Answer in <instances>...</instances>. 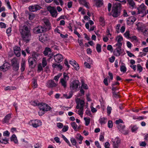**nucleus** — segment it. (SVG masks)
<instances>
[{
  "label": "nucleus",
  "instance_id": "obj_1",
  "mask_svg": "<svg viewBox=\"0 0 148 148\" xmlns=\"http://www.w3.org/2000/svg\"><path fill=\"white\" fill-rule=\"evenodd\" d=\"M19 30L23 40L27 43L29 41L30 34L27 27L24 25L23 27H20Z\"/></svg>",
  "mask_w": 148,
  "mask_h": 148
},
{
  "label": "nucleus",
  "instance_id": "obj_2",
  "mask_svg": "<svg viewBox=\"0 0 148 148\" xmlns=\"http://www.w3.org/2000/svg\"><path fill=\"white\" fill-rule=\"evenodd\" d=\"M11 66L12 69L15 71H17L19 67V61L16 58H13L11 60Z\"/></svg>",
  "mask_w": 148,
  "mask_h": 148
},
{
  "label": "nucleus",
  "instance_id": "obj_3",
  "mask_svg": "<svg viewBox=\"0 0 148 148\" xmlns=\"http://www.w3.org/2000/svg\"><path fill=\"white\" fill-rule=\"evenodd\" d=\"M80 85L79 81L75 80L73 81L70 84V88L71 90L77 91L79 86Z\"/></svg>",
  "mask_w": 148,
  "mask_h": 148
},
{
  "label": "nucleus",
  "instance_id": "obj_4",
  "mask_svg": "<svg viewBox=\"0 0 148 148\" xmlns=\"http://www.w3.org/2000/svg\"><path fill=\"white\" fill-rule=\"evenodd\" d=\"M40 106L39 107L40 110H42L43 111H47L50 110L51 109V107L48 106V105L45 103H40Z\"/></svg>",
  "mask_w": 148,
  "mask_h": 148
},
{
  "label": "nucleus",
  "instance_id": "obj_5",
  "mask_svg": "<svg viewBox=\"0 0 148 148\" xmlns=\"http://www.w3.org/2000/svg\"><path fill=\"white\" fill-rule=\"evenodd\" d=\"M54 59L56 62L59 63L62 61L63 56L61 54L58 53L54 56Z\"/></svg>",
  "mask_w": 148,
  "mask_h": 148
},
{
  "label": "nucleus",
  "instance_id": "obj_6",
  "mask_svg": "<svg viewBox=\"0 0 148 148\" xmlns=\"http://www.w3.org/2000/svg\"><path fill=\"white\" fill-rule=\"evenodd\" d=\"M117 127L119 131L123 134L125 135L127 134V132L125 130V126L124 125L122 124L118 125Z\"/></svg>",
  "mask_w": 148,
  "mask_h": 148
},
{
  "label": "nucleus",
  "instance_id": "obj_7",
  "mask_svg": "<svg viewBox=\"0 0 148 148\" xmlns=\"http://www.w3.org/2000/svg\"><path fill=\"white\" fill-rule=\"evenodd\" d=\"M34 30V32L36 34L48 31L45 28V27L40 26L36 28Z\"/></svg>",
  "mask_w": 148,
  "mask_h": 148
},
{
  "label": "nucleus",
  "instance_id": "obj_8",
  "mask_svg": "<svg viewBox=\"0 0 148 148\" xmlns=\"http://www.w3.org/2000/svg\"><path fill=\"white\" fill-rule=\"evenodd\" d=\"M43 21L45 24V26L44 27L48 31L51 29L50 23L49 20L46 18H44L43 19Z\"/></svg>",
  "mask_w": 148,
  "mask_h": 148
},
{
  "label": "nucleus",
  "instance_id": "obj_9",
  "mask_svg": "<svg viewBox=\"0 0 148 148\" xmlns=\"http://www.w3.org/2000/svg\"><path fill=\"white\" fill-rule=\"evenodd\" d=\"M28 62L29 66L31 68H34L36 63V61L35 60L31 57L29 58Z\"/></svg>",
  "mask_w": 148,
  "mask_h": 148
},
{
  "label": "nucleus",
  "instance_id": "obj_10",
  "mask_svg": "<svg viewBox=\"0 0 148 148\" xmlns=\"http://www.w3.org/2000/svg\"><path fill=\"white\" fill-rule=\"evenodd\" d=\"M57 84L55 83L54 81L52 80H49L47 83L46 86L49 88H52L57 86Z\"/></svg>",
  "mask_w": 148,
  "mask_h": 148
},
{
  "label": "nucleus",
  "instance_id": "obj_11",
  "mask_svg": "<svg viewBox=\"0 0 148 148\" xmlns=\"http://www.w3.org/2000/svg\"><path fill=\"white\" fill-rule=\"evenodd\" d=\"M14 52L15 55L17 57H19L21 55V49L19 47L15 46L14 47Z\"/></svg>",
  "mask_w": 148,
  "mask_h": 148
},
{
  "label": "nucleus",
  "instance_id": "obj_12",
  "mask_svg": "<svg viewBox=\"0 0 148 148\" xmlns=\"http://www.w3.org/2000/svg\"><path fill=\"white\" fill-rule=\"evenodd\" d=\"M120 11L118 10H112L111 13L108 14L110 16L112 15L113 17H116L119 15Z\"/></svg>",
  "mask_w": 148,
  "mask_h": 148
},
{
  "label": "nucleus",
  "instance_id": "obj_13",
  "mask_svg": "<svg viewBox=\"0 0 148 148\" xmlns=\"http://www.w3.org/2000/svg\"><path fill=\"white\" fill-rule=\"evenodd\" d=\"M10 66V64L8 62H6L3 65L0 66V70H2L3 71L8 70Z\"/></svg>",
  "mask_w": 148,
  "mask_h": 148
},
{
  "label": "nucleus",
  "instance_id": "obj_14",
  "mask_svg": "<svg viewBox=\"0 0 148 148\" xmlns=\"http://www.w3.org/2000/svg\"><path fill=\"white\" fill-rule=\"evenodd\" d=\"M112 142L113 148H118L119 144L120 143V140L119 138L116 137Z\"/></svg>",
  "mask_w": 148,
  "mask_h": 148
},
{
  "label": "nucleus",
  "instance_id": "obj_15",
  "mask_svg": "<svg viewBox=\"0 0 148 148\" xmlns=\"http://www.w3.org/2000/svg\"><path fill=\"white\" fill-rule=\"evenodd\" d=\"M123 51H124L123 50H121V49L116 48L114 51L113 53L115 56H118L120 55L122 53Z\"/></svg>",
  "mask_w": 148,
  "mask_h": 148
},
{
  "label": "nucleus",
  "instance_id": "obj_16",
  "mask_svg": "<svg viewBox=\"0 0 148 148\" xmlns=\"http://www.w3.org/2000/svg\"><path fill=\"white\" fill-rule=\"evenodd\" d=\"M48 39V35L46 34H44L41 36L39 37V40L42 42H44Z\"/></svg>",
  "mask_w": 148,
  "mask_h": 148
},
{
  "label": "nucleus",
  "instance_id": "obj_17",
  "mask_svg": "<svg viewBox=\"0 0 148 148\" xmlns=\"http://www.w3.org/2000/svg\"><path fill=\"white\" fill-rule=\"evenodd\" d=\"M11 118V114H9L7 115L2 120L3 123H8Z\"/></svg>",
  "mask_w": 148,
  "mask_h": 148
},
{
  "label": "nucleus",
  "instance_id": "obj_18",
  "mask_svg": "<svg viewBox=\"0 0 148 148\" xmlns=\"http://www.w3.org/2000/svg\"><path fill=\"white\" fill-rule=\"evenodd\" d=\"M95 5L97 8H99L103 5V0H96Z\"/></svg>",
  "mask_w": 148,
  "mask_h": 148
},
{
  "label": "nucleus",
  "instance_id": "obj_19",
  "mask_svg": "<svg viewBox=\"0 0 148 148\" xmlns=\"http://www.w3.org/2000/svg\"><path fill=\"white\" fill-rule=\"evenodd\" d=\"M26 66V61L23 59L21 62V70L22 72L24 71Z\"/></svg>",
  "mask_w": 148,
  "mask_h": 148
},
{
  "label": "nucleus",
  "instance_id": "obj_20",
  "mask_svg": "<svg viewBox=\"0 0 148 148\" xmlns=\"http://www.w3.org/2000/svg\"><path fill=\"white\" fill-rule=\"evenodd\" d=\"M39 121V120H38L32 121V124L33 126L36 128L38 127L40 125L38 123Z\"/></svg>",
  "mask_w": 148,
  "mask_h": 148
},
{
  "label": "nucleus",
  "instance_id": "obj_21",
  "mask_svg": "<svg viewBox=\"0 0 148 148\" xmlns=\"http://www.w3.org/2000/svg\"><path fill=\"white\" fill-rule=\"evenodd\" d=\"M121 7V4L120 3H114L113 5L112 9H120Z\"/></svg>",
  "mask_w": 148,
  "mask_h": 148
},
{
  "label": "nucleus",
  "instance_id": "obj_22",
  "mask_svg": "<svg viewBox=\"0 0 148 148\" xmlns=\"http://www.w3.org/2000/svg\"><path fill=\"white\" fill-rule=\"evenodd\" d=\"M81 3L84 5L87 9H89L90 4L89 3L86 2L85 0H80Z\"/></svg>",
  "mask_w": 148,
  "mask_h": 148
},
{
  "label": "nucleus",
  "instance_id": "obj_23",
  "mask_svg": "<svg viewBox=\"0 0 148 148\" xmlns=\"http://www.w3.org/2000/svg\"><path fill=\"white\" fill-rule=\"evenodd\" d=\"M51 49L50 48L47 47L45 48V50L43 52V53L45 56H47L48 55L49 53L50 52L51 53Z\"/></svg>",
  "mask_w": 148,
  "mask_h": 148
},
{
  "label": "nucleus",
  "instance_id": "obj_24",
  "mask_svg": "<svg viewBox=\"0 0 148 148\" xmlns=\"http://www.w3.org/2000/svg\"><path fill=\"white\" fill-rule=\"evenodd\" d=\"M53 17H56L57 15V12L56 10H48Z\"/></svg>",
  "mask_w": 148,
  "mask_h": 148
},
{
  "label": "nucleus",
  "instance_id": "obj_25",
  "mask_svg": "<svg viewBox=\"0 0 148 148\" xmlns=\"http://www.w3.org/2000/svg\"><path fill=\"white\" fill-rule=\"evenodd\" d=\"M11 141H14L16 143H18V141L17 139V138L15 134H13L10 138Z\"/></svg>",
  "mask_w": 148,
  "mask_h": 148
},
{
  "label": "nucleus",
  "instance_id": "obj_26",
  "mask_svg": "<svg viewBox=\"0 0 148 148\" xmlns=\"http://www.w3.org/2000/svg\"><path fill=\"white\" fill-rule=\"evenodd\" d=\"M60 82L61 83L62 85L63 86L64 88H65L66 87V82L64 78L61 79Z\"/></svg>",
  "mask_w": 148,
  "mask_h": 148
},
{
  "label": "nucleus",
  "instance_id": "obj_27",
  "mask_svg": "<svg viewBox=\"0 0 148 148\" xmlns=\"http://www.w3.org/2000/svg\"><path fill=\"white\" fill-rule=\"evenodd\" d=\"M127 1L130 6H131L132 8H134L135 6V3L133 0H127Z\"/></svg>",
  "mask_w": 148,
  "mask_h": 148
},
{
  "label": "nucleus",
  "instance_id": "obj_28",
  "mask_svg": "<svg viewBox=\"0 0 148 148\" xmlns=\"http://www.w3.org/2000/svg\"><path fill=\"white\" fill-rule=\"evenodd\" d=\"M40 8L39 5H34L29 6V7L28 9H39Z\"/></svg>",
  "mask_w": 148,
  "mask_h": 148
},
{
  "label": "nucleus",
  "instance_id": "obj_29",
  "mask_svg": "<svg viewBox=\"0 0 148 148\" xmlns=\"http://www.w3.org/2000/svg\"><path fill=\"white\" fill-rule=\"evenodd\" d=\"M52 66L53 68H58L61 70L62 69V66L60 64H57L56 63H53Z\"/></svg>",
  "mask_w": 148,
  "mask_h": 148
},
{
  "label": "nucleus",
  "instance_id": "obj_30",
  "mask_svg": "<svg viewBox=\"0 0 148 148\" xmlns=\"http://www.w3.org/2000/svg\"><path fill=\"white\" fill-rule=\"evenodd\" d=\"M99 20L100 25L102 26H104L105 25L104 18L103 17H101L99 18Z\"/></svg>",
  "mask_w": 148,
  "mask_h": 148
},
{
  "label": "nucleus",
  "instance_id": "obj_31",
  "mask_svg": "<svg viewBox=\"0 0 148 148\" xmlns=\"http://www.w3.org/2000/svg\"><path fill=\"white\" fill-rule=\"evenodd\" d=\"M75 138L80 141H82L83 140V137L80 134H77L75 136Z\"/></svg>",
  "mask_w": 148,
  "mask_h": 148
},
{
  "label": "nucleus",
  "instance_id": "obj_32",
  "mask_svg": "<svg viewBox=\"0 0 148 148\" xmlns=\"http://www.w3.org/2000/svg\"><path fill=\"white\" fill-rule=\"evenodd\" d=\"M73 93L72 92H70L69 93L68 96V95L67 94H65L63 95V97H65V98L68 99L70 98L73 95Z\"/></svg>",
  "mask_w": 148,
  "mask_h": 148
},
{
  "label": "nucleus",
  "instance_id": "obj_33",
  "mask_svg": "<svg viewBox=\"0 0 148 148\" xmlns=\"http://www.w3.org/2000/svg\"><path fill=\"white\" fill-rule=\"evenodd\" d=\"M71 125L72 127L75 131H77V125L76 123L75 122H74L71 123Z\"/></svg>",
  "mask_w": 148,
  "mask_h": 148
},
{
  "label": "nucleus",
  "instance_id": "obj_34",
  "mask_svg": "<svg viewBox=\"0 0 148 148\" xmlns=\"http://www.w3.org/2000/svg\"><path fill=\"white\" fill-rule=\"evenodd\" d=\"M73 62L74 63H74V65H73V66L74 67L75 69L76 70H78L79 68L78 64L76 62L75 60H74Z\"/></svg>",
  "mask_w": 148,
  "mask_h": 148
},
{
  "label": "nucleus",
  "instance_id": "obj_35",
  "mask_svg": "<svg viewBox=\"0 0 148 148\" xmlns=\"http://www.w3.org/2000/svg\"><path fill=\"white\" fill-rule=\"evenodd\" d=\"M138 13L139 14H143L142 17H143L147 14V13L145 11V10H138Z\"/></svg>",
  "mask_w": 148,
  "mask_h": 148
},
{
  "label": "nucleus",
  "instance_id": "obj_36",
  "mask_svg": "<svg viewBox=\"0 0 148 148\" xmlns=\"http://www.w3.org/2000/svg\"><path fill=\"white\" fill-rule=\"evenodd\" d=\"M136 18L135 17L132 16L128 18L127 21H131L132 24L135 21Z\"/></svg>",
  "mask_w": 148,
  "mask_h": 148
},
{
  "label": "nucleus",
  "instance_id": "obj_37",
  "mask_svg": "<svg viewBox=\"0 0 148 148\" xmlns=\"http://www.w3.org/2000/svg\"><path fill=\"white\" fill-rule=\"evenodd\" d=\"M32 87L35 88L37 87L38 85L37 84V80L36 79H34L32 82Z\"/></svg>",
  "mask_w": 148,
  "mask_h": 148
},
{
  "label": "nucleus",
  "instance_id": "obj_38",
  "mask_svg": "<svg viewBox=\"0 0 148 148\" xmlns=\"http://www.w3.org/2000/svg\"><path fill=\"white\" fill-rule=\"evenodd\" d=\"M62 138L66 142L67 144H68L69 145V146H70V147L71 146V145L69 141L63 135H62Z\"/></svg>",
  "mask_w": 148,
  "mask_h": 148
},
{
  "label": "nucleus",
  "instance_id": "obj_39",
  "mask_svg": "<svg viewBox=\"0 0 148 148\" xmlns=\"http://www.w3.org/2000/svg\"><path fill=\"white\" fill-rule=\"evenodd\" d=\"M96 49L98 53H100L101 51V47L100 45L97 44L96 45Z\"/></svg>",
  "mask_w": 148,
  "mask_h": 148
},
{
  "label": "nucleus",
  "instance_id": "obj_40",
  "mask_svg": "<svg viewBox=\"0 0 148 148\" xmlns=\"http://www.w3.org/2000/svg\"><path fill=\"white\" fill-rule=\"evenodd\" d=\"M38 56V53H33L32 55V57L31 58H33L34 59H35L36 61H37V58Z\"/></svg>",
  "mask_w": 148,
  "mask_h": 148
},
{
  "label": "nucleus",
  "instance_id": "obj_41",
  "mask_svg": "<svg viewBox=\"0 0 148 148\" xmlns=\"http://www.w3.org/2000/svg\"><path fill=\"white\" fill-rule=\"evenodd\" d=\"M84 119L85 122V125L88 126L89 124L90 121V118H87L86 117H84Z\"/></svg>",
  "mask_w": 148,
  "mask_h": 148
},
{
  "label": "nucleus",
  "instance_id": "obj_42",
  "mask_svg": "<svg viewBox=\"0 0 148 148\" xmlns=\"http://www.w3.org/2000/svg\"><path fill=\"white\" fill-rule=\"evenodd\" d=\"M127 69L126 67L124 65H121L120 66V70L123 73H125Z\"/></svg>",
  "mask_w": 148,
  "mask_h": 148
},
{
  "label": "nucleus",
  "instance_id": "obj_43",
  "mask_svg": "<svg viewBox=\"0 0 148 148\" xmlns=\"http://www.w3.org/2000/svg\"><path fill=\"white\" fill-rule=\"evenodd\" d=\"M105 119H106L104 117L100 118L99 119V121L101 125L104 124L106 123V122L105 121Z\"/></svg>",
  "mask_w": 148,
  "mask_h": 148
},
{
  "label": "nucleus",
  "instance_id": "obj_44",
  "mask_svg": "<svg viewBox=\"0 0 148 148\" xmlns=\"http://www.w3.org/2000/svg\"><path fill=\"white\" fill-rule=\"evenodd\" d=\"M73 145L77 146L76 144L77 143V142L75 139L73 138H71L70 139Z\"/></svg>",
  "mask_w": 148,
  "mask_h": 148
},
{
  "label": "nucleus",
  "instance_id": "obj_45",
  "mask_svg": "<svg viewBox=\"0 0 148 148\" xmlns=\"http://www.w3.org/2000/svg\"><path fill=\"white\" fill-rule=\"evenodd\" d=\"M42 65L43 67H45L47 65V62L45 58L42 59Z\"/></svg>",
  "mask_w": 148,
  "mask_h": 148
},
{
  "label": "nucleus",
  "instance_id": "obj_46",
  "mask_svg": "<svg viewBox=\"0 0 148 148\" xmlns=\"http://www.w3.org/2000/svg\"><path fill=\"white\" fill-rule=\"evenodd\" d=\"M5 3L8 6V8L9 9H11V7L10 4V3L8 0H5Z\"/></svg>",
  "mask_w": 148,
  "mask_h": 148
},
{
  "label": "nucleus",
  "instance_id": "obj_47",
  "mask_svg": "<svg viewBox=\"0 0 148 148\" xmlns=\"http://www.w3.org/2000/svg\"><path fill=\"white\" fill-rule=\"evenodd\" d=\"M48 10H42L41 12L42 15H46L48 14Z\"/></svg>",
  "mask_w": 148,
  "mask_h": 148
},
{
  "label": "nucleus",
  "instance_id": "obj_48",
  "mask_svg": "<svg viewBox=\"0 0 148 148\" xmlns=\"http://www.w3.org/2000/svg\"><path fill=\"white\" fill-rule=\"evenodd\" d=\"M137 70L139 71V73L143 71V67L140 64L137 65Z\"/></svg>",
  "mask_w": 148,
  "mask_h": 148
},
{
  "label": "nucleus",
  "instance_id": "obj_49",
  "mask_svg": "<svg viewBox=\"0 0 148 148\" xmlns=\"http://www.w3.org/2000/svg\"><path fill=\"white\" fill-rule=\"evenodd\" d=\"M112 108L111 107L108 106L107 107V112L108 114V115L110 114L111 112Z\"/></svg>",
  "mask_w": 148,
  "mask_h": 148
},
{
  "label": "nucleus",
  "instance_id": "obj_50",
  "mask_svg": "<svg viewBox=\"0 0 148 148\" xmlns=\"http://www.w3.org/2000/svg\"><path fill=\"white\" fill-rule=\"evenodd\" d=\"M139 24L138 23L136 25L137 26V29L138 31H140L141 32H143V27L139 26Z\"/></svg>",
  "mask_w": 148,
  "mask_h": 148
},
{
  "label": "nucleus",
  "instance_id": "obj_51",
  "mask_svg": "<svg viewBox=\"0 0 148 148\" xmlns=\"http://www.w3.org/2000/svg\"><path fill=\"white\" fill-rule=\"evenodd\" d=\"M108 127L109 128H111L113 126V123L111 121L109 120L108 122Z\"/></svg>",
  "mask_w": 148,
  "mask_h": 148
},
{
  "label": "nucleus",
  "instance_id": "obj_52",
  "mask_svg": "<svg viewBox=\"0 0 148 148\" xmlns=\"http://www.w3.org/2000/svg\"><path fill=\"white\" fill-rule=\"evenodd\" d=\"M124 35L125 36L126 38H130V31H127L125 32L124 34Z\"/></svg>",
  "mask_w": 148,
  "mask_h": 148
},
{
  "label": "nucleus",
  "instance_id": "obj_53",
  "mask_svg": "<svg viewBox=\"0 0 148 148\" xmlns=\"http://www.w3.org/2000/svg\"><path fill=\"white\" fill-rule=\"evenodd\" d=\"M107 49L108 50L112 52L113 51V49L111 45H109L107 46Z\"/></svg>",
  "mask_w": 148,
  "mask_h": 148
},
{
  "label": "nucleus",
  "instance_id": "obj_54",
  "mask_svg": "<svg viewBox=\"0 0 148 148\" xmlns=\"http://www.w3.org/2000/svg\"><path fill=\"white\" fill-rule=\"evenodd\" d=\"M91 105L90 106V108L91 109V111L92 113L96 112L97 111V110L96 108H94L93 106H92V105L93 104V103H91Z\"/></svg>",
  "mask_w": 148,
  "mask_h": 148
},
{
  "label": "nucleus",
  "instance_id": "obj_55",
  "mask_svg": "<svg viewBox=\"0 0 148 148\" xmlns=\"http://www.w3.org/2000/svg\"><path fill=\"white\" fill-rule=\"evenodd\" d=\"M61 74H59L55 76L54 78V79L56 81H58L59 79L61 76Z\"/></svg>",
  "mask_w": 148,
  "mask_h": 148
},
{
  "label": "nucleus",
  "instance_id": "obj_56",
  "mask_svg": "<svg viewBox=\"0 0 148 148\" xmlns=\"http://www.w3.org/2000/svg\"><path fill=\"white\" fill-rule=\"evenodd\" d=\"M10 133L8 131H5L3 133V135L4 136L9 137V136Z\"/></svg>",
  "mask_w": 148,
  "mask_h": 148
},
{
  "label": "nucleus",
  "instance_id": "obj_57",
  "mask_svg": "<svg viewBox=\"0 0 148 148\" xmlns=\"http://www.w3.org/2000/svg\"><path fill=\"white\" fill-rule=\"evenodd\" d=\"M138 127L136 125L133 126L131 129L132 131L134 132L136 131L138 129Z\"/></svg>",
  "mask_w": 148,
  "mask_h": 148
},
{
  "label": "nucleus",
  "instance_id": "obj_58",
  "mask_svg": "<svg viewBox=\"0 0 148 148\" xmlns=\"http://www.w3.org/2000/svg\"><path fill=\"white\" fill-rule=\"evenodd\" d=\"M140 9H145L146 7L144 3L142 4L139 7Z\"/></svg>",
  "mask_w": 148,
  "mask_h": 148
},
{
  "label": "nucleus",
  "instance_id": "obj_59",
  "mask_svg": "<svg viewBox=\"0 0 148 148\" xmlns=\"http://www.w3.org/2000/svg\"><path fill=\"white\" fill-rule=\"evenodd\" d=\"M113 97L116 98H118L119 97V95L116 93L115 91L112 92Z\"/></svg>",
  "mask_w": 148,
  "mask_h": 148
},
{
  "label": "nucleus",
  "instance_id": "obj_60",
  "mask_svg": "<svg viewBox=\"0 0 148 148\" xmlns=\"http://www.w3.org/2000/svg\"><path fill=\"white\" fill-rule=\"evenodd\" d=\"M123 121L121 119H119L118 120H116L115 121V123L118 125L120 124V123H123Z\"/></svg>",
  "mask_w": 148,
  "mask_h": 148
},
{
  "label": "nucleus",
  "instance_id": "obj_61",
  "mask_svg": "<svg viewBox=\"0 0 148 148\" xmlns=\"http://www.w3.org/2000/svg\"><path fill=\"white\" fill-rule=\"evenodd\" d=\"M68 126L67 125L64 126L62 129L63 132H66L68 130Z\"/></svg>",
  "mask_w": 148,
  "mask_h": 148
},
{
  "label": "nucleus",
  "instance_id": "obj_62",
  "mask_svg": "<svg viewBox=\"0 0 148 148\" xmlns=\"http://www.w3.org/2000/svg\"><path fill=\"white\" fill-rule=\"evenodd\" d=\"M115 57L114 56H112L111 58H109L108 59L109 60V61L110 62H113L115 60Z\"/></svg>",
  "mask_w": 148,
  "mask_h": 148
},
{
  "label": "nucleus",
  "instance_id": "obj_63",
  "mask_svg": "<svg viewBox=\"0 0 148 148\" xmlns=\"http://www.w3.org/2000/svg\"><path fill=\"white\" fill-rule=\"evenodd\" d=\"M126 53L130 57L135 56L134 54H133L131 53L130 52L128 51H126Z\"/></svg>",
  "mask_w": 148,
  "mask_h": 148
},
{
  "label": "nucleus",
  "instance_id": "obj_64",
  "mask_svg": "<svg viewBox=\"0 0 148 148\" xmlns=\"http://www.w3.org/2000/svg\"><path fill=\"white\" fill-rule=\"evenodd\" d=\"M0 27L1 28H5L6 26L5 24L3 22L0 23Z\"/></svg>",
  "mask_w": 148,
  "mask_h": 148
}]
</instances>
